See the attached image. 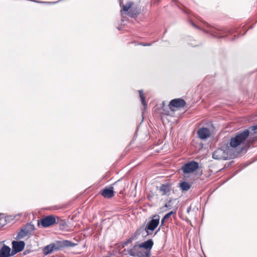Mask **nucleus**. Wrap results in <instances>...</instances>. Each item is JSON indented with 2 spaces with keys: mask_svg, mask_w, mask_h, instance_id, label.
Returning a JSON list of instances; mask_svg holds the SVG:
<instances>
[{
  "mask_svg": "<svg viewBox=\"0 0 257 257\" xmlns=\"http://www.w3.org/2000/svg\"><path fill=\"white\" fill-rule=\"evenodd\" d=\"M25 243L23 241H13L12 247L13 251L16 253L22 251L25 247Z\"/></svg>",
  "mask_w": 257,
  "mask_h": 257,
  "instance_id": "8",
  "label": "nucleus"
},
{
  "mask_svg": "<svg viewBox=\"0 0 257 257\" xmlns=\"http://www.w3.org/2000/svg\"><path fill=\"white\" fill-rule=\"evenodd\" d=\"M170 202H171V201H170L168 203H166V204L165 205V207L166 208L170 207Z\"/></svg>",
  "mask_w": 257,
  "mask_h": 257,
  "instance_id": "22",
  "label": "nucleus"
},
{
  "mask_svg": "<svg viewBox=\"0 0 257 257\" xmlns=\"http://www.w3.org/2000/svg\"><path fill=\"white\" fill-rule=\"evenodd\" d=\"M123 254H129L133 256L146 257L148 256V253H143V250L140 248V245L138 242L134 245L131 248L124 249Z\"/></svg>",
  "mask_w": 257,
  "mask_h": 257,
  "instance_id": "4",
  "label": "nucleus"
},
{
  "mask_svg": "<svg viewBox=\"0 0 257 257\" xmlns=\"http://www.w3.org/2000/svg\"><path fill=\"white\" fill-rule=\"evenodd\" d=\"M192 26H193L194 27H195V28H197V29L198 28V27H197V26H196L194 23H192Z\"/></svg>",
  "mask_w": 257,
  "mask_h": 257,
  "instance_id": "23",
  "label": "nucleus"
},
{
  "mask_svg": "<svg viewBox=\"0 0 257 257\" xmlns=\"http://www.w3.org/2000/svg\"><path fill=\"white\" fill-rule=\"evenodd\" d=\"M160 218L159 215H155L152 217V219L148 222L144 229L147 235L152 234L153 231L159 224Z\"/></svg>",
  "mask_w": 257,
  "mask_h": 257,
  "instance_id": "2",
  "label": "nucleus"
},
{
  "mask_svg": "<svg viewBox=\"0 0 257 257\" xmlns=\"http://www.w3.org/2000/svg\"><path fill=\"white\" fill-rule=\"evenodd\" d=\"M139 94H140V98H141V101H142V103L144 106V109L146 108V107L147 106V103L145 101V97L144 96V93H143V91L142 90H140L139 91Z\"/></svg>",
  "mask_w": 257,
  "mask_h": 257,
  "instance_id": "18",
  "label": "nucleus"
},
{
  "mask_svg": "<svg viewBox=\"0 0 257 257\" xmlns=\"http://www.w3.org/2000/svg\"><path fill=\"white\" fill-rule=\"evenodd\" d=\"M175 212H174V211H172L169 212L168 213L166 214L163 217V218H164V219L167 221L168 220H169L170 219V218L171 217V215L172 214H175Z\"/></svg>",
  "mask_w": 257,
  "mask_h": 257,
  "instance_id": "21",
  "label": "nucleus"
},
{
  "mask_svg": "<svg viewBox=\"0 0 257 257\" xmlns=\"http://www.w3.org/2000/svg\"><path fill=\"white\" fill-rule=\"evenodd\" d=\"M143 45L144 46H150V45L149 44H144Z\"/></svg>",
  "mask_w": 257,
  "mask_h": 257,
  "instance_id": "24",
  "label": "nucleus"
},
{
  "mask_svg": "<svg viewBox=\"0 0 257 257\" xmlns=\"http://www.w3.org/2000/svg\"><path fill=\"white\" fill-rule=\"evenodd\" d=\"M11 248L9 246L4 244L0 248V257H9L10 256Z\"/></svg>",
  "mask_w": 257,
  "mask_h": 257,
  "instance_id": "14",
  "label": "nucleus"
},
{
  "mask_svg": "<svg viewBox=\"0 0 257 257\" xmlns=\"http://www.w3.org/2000/svg\"><path fill=\"white\" fill-rule=\"evenodd\" d=\"M62 220L54 215H48L41 219V224L44 227L50 226L55 223H60Z\"/></svg>",
  "mask_w": 257,
  "mask_h": 257,
  "instance_id": "5",
  "label": "nucleus"
},
{
  "mask_svg": "<svg viewBox=\"0 0 257 257\" xmlns=\"http://www.w3.org/2000/svg\"><path fill=\"white\" fill-rule=\"evenodd\" d=\"M167 221L166 220H165L164 219V218H163L161 219V225H160V227H159L158 229L156 231L155 235H156L158 233V232L161 229V228L162 227V226L166 225V223L167 222Z\"/></svg>",
  "mask_w": 257,
  "mask_h": 257,
  "instance_id": "20",
  "label": "nucleus"
},
{
  "mask_svg": "<svg viewBox=\"0 0 257 257\" xmlns=\"http://www.w3.org/2000/svg\"><path fill=\"white\" fill-rule=\"evenodd\" d=\"M249 128L253 133H250L248 130H245L242 132L238 133L234 137L230 139V146L233 148H236L243 144L247 137H249L251 139L252 135L257 133V124L250 127Z\"/></svg>",
  "mask_w": 257,
  "mask_h": 257,
  "instance_id": "1",
  "label": "nucleus"
},
{
  "mask_svg": "<svg viewBox=\"0 0 257 257\" xmlns=\"http://www.w3.org/2000/svg\"><path fill=\"white\" fill-rule=\"evenodd\" d=\"M198 163L192 161L182 166L181 169L185 174H188L198 169Z\"/></svg>",
  "mask_w": 257,
  "mask_h": 257,
  "instance_id": "6",
  "label": "nucleus"
},
{
  "mask_svg": "<svg viewBox=\"0 0 257 257\" xmlns=\"http://www.w3.org/2000/svg\"><path fill=\"white\" fill-rule=\"evenodd\" d=\"M101 195L105 198H110L114 196V191L113 187L105 188L101 192Z\"/></svg>",
  "mask_w": 257,
  "mask_h": 257,
  "instance_id": "12",
  "label": "nucleus"
},
{
  "mask_svg": "<svg viewBox=\"0 0 257 257\" xmlns=\"http://www.w3.org/2000/svg\"><path fill=\"white\" fill-rule=\"evenodd\" d=\"M29 233V231L26 227L22 228L21 230L18 233L16 239H20L23 238Z\"/></svg>",
  "mask_w": 257,
  "mask_h": 257,
  "instance_id": "15",
  "label": "nucleus"
},
{
  "mask_svg": "<svg viewBox=\"0 0 257 257\" xmlns=\"http://www.w3.org/2000/svg\"><path fill=\"white\" fill-rule=\"evenodd\" d=\"M60 243V244H59V246L60 247H69V246H74L76 244L69 240H64L62 242H58V244Z\"/></svg>",
  "mask_w": 257,
  "mask_h": 257,
  "instance_id": "16",
  "label": "nucleus"
},
{
  "mask_svg": "<svg viewBox=\"0 0 257 257\" xmlns=\"http://www.w3.org/2000/svg\"><path fill=\"white\" fill-rule=\"evenodd\" d=\"M180 187L182 191H188L191 185L188 182L184 181L180 183Z\"/></svg>",
  "mask_w": 257,
  "mask_h": 257,
  "instance_id": "17",
  "label": "nucleus"
},
{
  "mask_svg": "<svg viewBox=\"0 0 257 257\" xmlns=\"http://www.w3.org/2000/svg\"><path fill=\"white\" fill-rule=\"evenodd\" d=\"M159 190L162 195H169L171 191V186L169 184H162Z\"/></svg>",
  "mask_w": 257,
  "mask_h": 257,
  "instance_id": "13",
  "label": "nucleus"
},
{
  "mask_svg": "<svg viewBox=\"0 0 257 257\" xmlns=\"http://www.w3.org/2000/svg\"><path fill=\"white\" fill-rule=\"evenodd\" d=\"M120 6L121 8L120 11L121 13H122V11L126 12L127 14L131 17L133 18L137 17L139 15V12L137 9L132 8V6L134 3L132 2H127L125 5L122 4V2L120 1Z\"/></svg>",
  "mask_w": 257,
  "mask_h": 257,
  "instance_id": "3",
  "label": "nucleus"
},
{
  "mask_svg": "<svg viewBox=\"0 0 257 257\" xmlns=\"http://www.w3.org/2000/svg\"><path fill=\"white\" fill-rule=\"evenodd\" d=\"M60 249V247L59 244L55 243H51L49 245L46 246L43 250V254L45 255L49 254L52 253L54 250H59Z\"/></svg>",
  "mask_w": 257,
  "mask_h": 257,
  "instance_id": "9",
  "label": "nucleus"
},
{
  "mask_svg": "<svg viewBox=\"0 0 257 257\" xmlns=\"http://www.w3.org/2000/svg\"><path fill=\"white\" fill-rule=\"evenodd\" d=\"M212 157L216 160H226L227 158V154L224 150L218 149L214 152Z\"/></svg>",
  "mask_w": 257,
  "mask_h": 257,
  "instance_id": "7",
  "label": "nucleus"
},
{
  "mask_svg": "<svg viewBox=\"0 0 257 257\" xmlns=\"http://www.w3.org/2000/svg\"><path fill=\"white\" fill-rule=\"evenodd\" d=\"M136 238V235L134 234L132 235L129 239H128L126 241H125L123 243V247H124L125 245H127L129 243H132L133 240Z\"/></svg>",
  "mask_w": 257,
  "mask_h": 257,
  "instance_id": "19",
  "label": "nucleus"
},
{
  "mask_svg": "<svg viewBox=\"0 0 257 257\" xmlns=\"http://www.w3.org/2000/svg\"><path fill=\"white\" fill-rule=\"evenodd\" d=\"M198 137L204 140L208 138L210 135V131L208 128L206 127H202L198 130L197 132Z\"/></svg>",
  "mask_w": 257,
  "mask_h": 257,
  "instance_id": "10",
  "label": "nucleus"
},
{
  "mask_svg": "<svg viewBox=\"0 0 257 257\" xmlns=\"http://www.w3.org/2000/svg\"><path fill=\"white\" fill-rule=\"evenodd\" d=\"M186 104L185 101L181 98L174 99L172 100L169 103V107L171 108L172 106L175 107H182Z\"/></svg>",
  "mask_w": 257,
  "mask_h": 257,
  "instance_id": "11",
  "label": "nucleus"
}]
</instances>
